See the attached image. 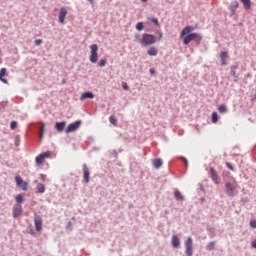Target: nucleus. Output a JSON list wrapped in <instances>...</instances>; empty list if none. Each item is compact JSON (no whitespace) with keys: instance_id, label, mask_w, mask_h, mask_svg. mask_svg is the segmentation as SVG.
<instances>
[{"instance_id":"obj_1","label":"nucleus","mask_w":256,"mask_h":256,"mask_svg":"<svg viewBox=\"0 0 256 256\" xmlns=\"http://www.w3.org/2000/svg\"><path fill=\"white\" fill-rule=\"evenodd\" d=\"M193 31H195L193 26H186L182 29L180 39H182L184 45H189L190 41H194L196 45H201L203 36L199 33H193Z\"/></svg>"},{"instance_id":"obj_2","label":"nucleus","mask_w":256,"mask_h":256,"mask_svg":"<svg viewBox=\"0 0 256 256\" xmlns=\"http://www.w3.org/2000/svg\"><path fill=\"white\" fill-rule=\"evenodd\" d=\"M140 43L142 47H151V45H155V43H157V39L153 36V34L144 33Z\"/></svg>"},{"instance_id":"obj_3","label":"nucleus","mask_w":256,"mask_h":256,"mask_svg":"<svg viewBox=\"0 0 256 256\" xmlns=\"http://www.w3.org/2000/svg\"><path fill=\"white\" fill-rule=\"evenodd\" d=\"M99 46L97 44H92L90 46V63H95L99 59Z\"/></svg>"},{"instance_id":"obj_4","label":"nucleus","mask_w":256,"mask_h":256,"mask_svg":"<svg viewBox=\"0 0 256 256\" xmlns=\"http://www.w3.org/2000/svg\"><path fill=\"white\" fill-rule=\"evenodd\" d=\"M184 245H185V255L193 256V238H191V236L187 238Z\"/></svg>"},{"instance_id":"obj_5","label":"nucleus","mask_w":256,"mask_h":256,"mask_svg":"<svg viewBox=\"0 0 256 256\" xmlns=\"http://www.w3.org/2000/svg\"><path fill=\"white\" fill-rule=\"evenodd\" d=\"M227 197H235V195H237V189L235 188V186L233 184H231L230 182H227L225 184V189H224Z\"/></svg>"},{"instance_id":"obj_6","label":"nucleus","mask_w":256,"mask_h":256,"mask_svg":"<svg viewBox=\"0 0 256 256\" xmlns=\"http://www.w3.org/2000/svg\"><path fill=\"white\" fill-rule=\"evenodd\" d=\"M81 127V120H77L73 123H70L67 128L65 129V133H75L77 129Z\"/></svg>"},{"instance_id":"obj_7","label":"nucleus","mask_w":256,"mask_h":256,"mask_svg":"<svg viewBox=\"0 0 256 256\" xmlns=\"http://www.w3.org/2000/svg\"><path fill=\"white\" fill-rule=\"evenodd\" d=\"M34 225L36 231L40 233V231H42L43 229V218L41 217V215H34Z\"/></svg>"},{"instance_id":"obj_8","label":"nucleus","mask_w":256,"mask_h":256,"mask_svg":"<svg viewBox=\"0 0 256 256\" xmlns=\"http://www.w3.org/2000/svg\"><path fill=\"white\" fill-rule=\"evenodd\" d=\"M49 157H51V151H46V152L39 154L35 158V161H36L37 165H43V161H45V159H49Z\"/></svg>"},{"instance_id":"obj_9","label":"nucleus","mask_w":256,"mask_h":256,"mask_svg":"<svg viewBox=\"0 0 256 256\" xmlns=\"http://www.w3.org/2000/svg\"><path fill=\"white\" fill-rule=\"evenodd\" d=\"M15 182L17 187H20L22 191H27L29 189V184L27 182H23V178H21V176H16Z\"/></svg>"},{"instance_id":"obj_10","label":"nucleus","mask_w":256,"mask_h":256,"mask_svg":"<svg viewBox=\"0 0 256 256\" xmlns=\"http://www.w3.org/2000/svg\"><path fill=\"white\" fill-rule=\"evenodd\" d=\"M22 214H23V206L20 204H14L13 212H12L14 219H17V217H21Z\"/></svg>"},{"instance_id":"obj_11","label":"nucleus","mask_w":256,"mask_h":256,"mask_svg":"<svg viewBox=\"0 0 256 256\" xmlns=\"http://www.w3.org/2000/svg\"><path fill=\"white\" fill-rule=\"evenodd\" d=\"M83 183H89L91 172L89 171V167L87 164H83Z\"/></svg>"},{"instance_id":"obj_12","label":"nucleus","mask_w":256,"mask_h":256,"mask_svg":"<svg viewBox=\"0 0 256 256\" xmlns=\"http://www.w3.org/2000/svg\"><path fill=\"white\" fill-rule=\"evenodd\" d=\"M238 8H239V2L232 1L230 6H229L230 17H233L235 15V13L237 12Z\"/></svg>"},{"instance_id":"obj_13","label":"nucleus","mask_w":256,"mask_h":256,"mask_svg":"<svg viewBox=\"0 0 256 256\" xmlns=\"http://www.w3.org/2000/svg\"><path fill=\"white\" fill-rule=\"evenodd\" d=\"M210 177L212 179V181L216 184L219 185V174H217V171L215 170V168H210Z\"/></svg>"},{"instance_id":"obj_14","label":"nucleus","mask_w":256,"mask_h":256,"mask_svg":"<svg viewBox=\"0 0 256 256\" xmlns=\"http://www.w3.org/2000/svg\"><path fill=\"white\" fill-rule=\"evenodd\" d=\"M227 59H229V53L227 51L220 52V61L222 67H225V65H227Z\"/></svg>"},{"instance_id":"obj_15","label":"nucleus","mask_w":256,"mask_h":256,"mask_svg":"<svg viewBox=\"0 0 256 256\" xmlns=\"http://www.w3.org/2000/svg\"><path fill=\"white\" fill-rule=\"evenodd\" d=\"M239 69V63H236L235 65H232L230 67V75L235 78V81L239 79V76L237 75V70Z\"/></svg>"},{"instance_id":"obj_16","label":"nucleus","mask_w":256,"mask_h":256,"mask_svg":"<svg viewBox=\"0 0 256 256\" xmlns=\"http://www.w3.org/2000/svg\"><path fill=\"white\" fill-rule=\"evenodd\" d=\"M66 17H67V9L65 7L60 8L59 23H65Z\"/></svg>"},{"instance_id":"obj_17","label":"nucleus","mask_w":256,"mask_h":256,"mask_svg":"<svg viewBox=\"0 0 256 256\" xmlns=\"http://www.w3.org/2000/svg\"><path fill=\"white\" fill-rule=\"evenodd\" d=\"M65 125H67V122H56L55 123V129L58 133H63V130L65 129Z\"/></svg>"},{"instance_id":"obj_18","label":"nucleus","mask_w":256,"mask_h":256,"mask_svg":"<svg viewBox=\"0 0 256 256\" xmlns=\"http://www.w3.org/2000/svg\"><path fill=\"white\" fill-rule=\"evenodd\" d=\"M152 165L155 169H161V167H163V160H161V158H156L152 160Z\"/></svg>"},{"instance_id":"obj_19","label":"nucleus","mask_w":256,"mask_h":256,"mask_svg":"<svg viewBox=\"0 0 256 256\" xmlns=\"http://www.w3.org/2000/svg\"><path fill=\"white\" fill-rule=\"evenodd\" d=\"M7 74V68H2L0 69V81L2 83H5V85H7V83H9V81L3 77H5V75Z\"/></svg>"},{"instance_id":"obj_20","label":"nucleus","mask_w":256,"mask_h":256,"mask_svg":"<svg viewBox=\"0 0 256 256\" xmlns=\"http://www.w3.org/2000/svg\"><path fill=\"white\" fill-rule=\"evenodd\" d=\"M174 199H176V201H184L185 196L183 194H181V192L178 189L174 190Z\"/></svg>"},{"instance_id":"obj_21","label":"nucleus","mask_w":256,"mask_h":256,"mask_svg":"<svg viewBox=\"0 0 256 256\" xmlns=\"http://www.w3.org/2000/svg\"><path fill=\"white\" fill-rule=\"evenodd\" d=\"M179 245H181V241L179 240V237L177 235H173L172 236V247H174V249H177V247H179Z\"/></svg>"},{"instance_id":"obj_22","label":"nucleus","mask_w":256,"mask_h":256,"mask_svg":"<svg viewBox=\"0 0 256 256\" xmlns=\"http://www.w3.org/2000/svg\"><path fill=\"white\" fill-rule=\"evenodd\" d=\"M95 97V94H93V92H84L80 99L81 101L85 100V99H93Z\"/></svg>"},{"instance_id":"obj_23","label":"nucleus","mask_w":256,"mask_h":256,"mask_svg":"<svg viewBox=\"0 0 256 256\" xmlns=\"http://www.w3.org/2000/svg\"><path fill=\"white\" fill-rule=\"evenodd\" d=\"M157 48L155 47H150L147 51V54L150 55V57H157Z\"/></svg>"},{"instance_id":"obj_24","label":"nucleus","mask_w":256,"mask_h":256,"mask_svg":"<svg viewBox=\"0 0 256 256\" xmlns=\"http://www.w3.org/2000/svg\"><path fill=\"white\" fill-rule=\"evenodd\" d=\"M241 3L244 6V9H246V11H249V9H251V0H240Z\"/></svg>"},{"instance_id":"obj_25","label":"nucleus","mask_w":256,"mask_h":256,"mask_svg":"<svg viewBox=\"0 0 256 256\" xmlns=\"http://www.w3.org/2000/svg\"><path fill=\"white\" fill-rule=\"evenodd\" d=\"M216 242L211 241L206 245V251H213L215 249Z\"/></svg>"},{"instance_id":"obj_26","label":"nucleus","mask_w":256,"mask_h":256,"mask_svg":"<svg viewBox=\"0 0 256 256\" xmlns=\"http://www.w3.org/2000/svg\"><path fill=\"white\" fill-rule=\"evenodd\" d=\"M16 205H21L23 203V194H18L15 197Z\"/></svg>"},{"instance_id":"obj_27","label":"nucleus","mask_w":256,"mask_h":256,"mask_svg":"<svg viewBox=\"0 0 256 256\" xmlns=\"http://www.w3.org/2000/svg\"><path fill=\"white\" fill-rule=\"evenodd\" d=\"M37 193H45V185L42 183L37 184Z\"/></svg>"},{"instance_id":"obj_28","label":"nucleus","mask_w":256,"mask_h":256,"mask_svg":"<svg viewBox=\"0 0 256 256\" xmlns=\"http://www.w3.org/2000/svg\"><path fill=\"white\" fill-rule=\"evenodd\" d=\"M218 111H219V113H227V106L224 105V104H221V105L218 107Z\"/></svg>"},{"instance_id":"obj_29","label":"nucleus","mask_w":256,"mask_h":256,"mask_svg":"<svg viewBox=\"0 0 256 256\" xmlns=\"http://www.w3.org/2000/svg\"><path fill=\"white\" fill-rule=\"evenodd\" d=\"M143 29H145V25L143 24V22H138L136 24V30L137 31H143Z\"/></svg>"},{"instance_id":"obj_30","label":"nucleus","mask_w":256,"mask_h":256,"mask_svg":"<svg viewBox=\"0 0 256 256\" xmlns=\"http://www.w3.org/2000/svg\"><path fill=\"white\" fill-rule=\"evenodd\" d=\"M217 121H219V115L217 114V112H213L212 113V123H217Z\"/></svg>"},{"instance_id":"obj_31","label":"nucleus","mask_w":256,"mask_h":256,"mask_svg":"<svg viewBox=\"0 0 256 256\" xmlns=\"http://www.w3.org/2000/svg\"><path fill=\"white\" fill-rule=\"evenodd\" d=\"M107 65V59H100V61L97 64V67H105Z\"/></svg>"},{"instance_id":"obj_32","label":"nucleus","mask_w":256,"mask_h":256,"mask_svg":"<svg viewBox=\"0 0 256 256\" xmlns=\"http://www.w3.org/2000/svg\"><path fill=\"white\" fill-rule=\"evenodd\" d=\"M150 21H151V23H154V25H156V27L160 26L159 19L153 17V18H150Z\"/></svg>"},{"instance_id":"obj_33","label":"nucleus","mask_w":256,"mask_h":256,"mask_svg":"<svg viewBox=\"0 0 256 256\" xmlns=\"http://www.w3.org/2000/svg\"><path fill=\"white\" fill-rule=\"evenodd\" d=\"M43 133H45V124H42V126L40 127V132H39L40 139L43 138Z\"/></svg>"},{"instance_id":"obj_34","label":"nucleus","mask_w":256,"mask_h":256,"mask_svg":"<svg viewBox=\"0 0 256 256\" xmlns=\"http://www.w3.org/2000/svg\"><path fill=\"white\" fill-rule=\"evenodd\" d=\"M19 143H21V137L19 135H17L15 137V146L16 147H19Z\"/></svg>"},{"instance_id":"obj_35","label":"nucleus","mask_w":256,"mask_h":256,"mask_svg":"<svg viewBox=\"0 0 256 256\" xmlns=\"http://www.w3.org/2000/svg\"><path fill=\"white\" fill-rule=\"evenodd\" d=\"M109 121L110 123H112V125H115V123H117V119L115 118V116H110Z\"/></svg>"},{"instance_id":"obj_36","label":"nucleus","mask_w":256,"mask_h":256,"mask_svg":"<svg viewBox=\"0 0 256 256\" xmlns=\"http://www.w3.org/2000/svg\"><path fill=\"white\" fill-rule=\"evenodd\" d=\"M10 128H11L12 130L17 129V121H12L11 124H10Z\"/></svg>"},{"instance_id":"obj_37","label":"nucleus","mask_w":256,"mask_h":256,"mask_svg":"<svg viewBox=\"0 0 256 256\" xmlns=\"http://www.w3.org/2000/svg\"><path fill=\"white\" fill-rule=\"evenodd\" d=\"M226 167L227 169H229L230 171H235V168L233 167V165L229 162H226Z\"/></svg>"},{"instance_id":"obj_38","label":"nucleus","mask_w":256,"mask_h":256,"mask_svg":"<svg viewBox=\"0 0 256 256\" xmlns=\"http://www.w3.org/2000/svg\"><path fill=\"white\" fill-rule=\"evenodd\" d=\"M122 89H124L125 91H129V85L127 84V82H122Z\"/></svg>"},{"instance_id":"obj_39","label":"nucleus","mask_w":256,"mask_h":256,"mask_svg":"<svg viewBox=\"0 0 256 256\" xmlns=\"http://www.w3.org/2000/svg\"><path fill=\"white\" fill-rule=\"evenodd\" d=\"M43 43V40L42 39H36L34 41V45H36L37 47H39V45H41Z\"/></svg>"},{"instance_id":"obj_40","label":"nucleus","mask_w":256,"mask_h":256,"mask_svg":"<svg viewBox=\"0 0 256 256\" xmlns=\"http://www.w3.org/2000/svg\"><path fill=\"white\" fill-rule=\"evenodd\" d=\"M250 227H252V229H256V219L250 221Z\"/></svg>"},{"instance_id":"obj_41","label":"nucleus","mask_w":256,"mask_h":256,"mask_svg":"<svg viewBox=\"0 0 256 256\" xmlns=\"http://www.w3.org/2000/svg\"><path fill=\"white\" fill-rule=\"evenodd\" d=\"M180 159L185 163L186 167H189V161H187V158L181 156Z\"/></svg>"},{"instance_id":"obj_42","label":"nucleus","mask_w":256,"mask_h":256,"mask_svg":"<svg viewBox=\"0 0 256 256\" xmlns=\"http://www.w3.org/2000/svg\"><path fill=\"white\" fill-rule=\"evenodd\" d=\"M5 107H7V102L5 101L0 102V109H5Z\"/></svg>"},{"instance_id":"obj_43","label":"nucleus","mask_w":256,"mask_h":256,"mask_svg":"<svg viewBox=\"0 0 256 256\" xmlns=\"http://www.w3.org/2000/svg\"><path fill=\"white\" fill-rule=\"evenodd\" d=\"M157 33H158V41H161V39H163V32L157 31Z\"/></svg>"},{"instance_id":"obj_44","label":"nucleus","mask_w":256,"mask_h":256,"mask_svg":"<svg viewBox=\"0 0 256 256\" xmlns=\"http://www.w3.org/2000/svg\"><path fill=\"white\" fill-rule=\"evenodd\" d=\"M112 155H113V157H115V159H117L119 157V153H117V150H113Z\"/></svg>"},{"instance_id":"obj_45","label":"nucleus","mask_w":256,"mask_h":256,"mask_svg":"<svg viewBox=\"0 0 256 256\" xmlns=\"http://www.w3.org/2000/svg\"><path fill=\"white\" fill-rule=\"evenodd\" d=\"M40 179H41V181H45V179H47V175L40 174Z\"/></svg>"},{"instance_id":"obj_46","label":"nucleus","mask_w":256,"mask_h":256,"mask_svg":"<svg viewBox=\"0 0 256 256\" xmlns=\"http://www.w3.org/2000/svg\"><path fill=\"white\" fill-rule=\"evenodd\" d=\"M251 247H252L253 249H256V240H253V241L251 242Z\"/></svg>"},{"instance_id":"obj_47","label":"nucleus","mask_w":256,"mask_h":256,"mask_svg":"<svg viewBox=\"0 0 256 256\" xmlns=\"http://www.w3.org/2000/svg\"><path fill=\"white\" fill-rule=\"evenodd\" d=\"M150 75H155V69H150Z\"/></svg>"},{"instance_id":"obj_48","label":"nucleus","mask_w":256,"mask_h":256,"mask_svg":"<svg viewBox=\"0 0 256 256\" xmlns=\"http://www.w3.org/2000/svg\"><path fill=\"white\" fill-rule=\"evenodd\" d=\"M65 83H67V81L65 79L62 80V85H65Z\"/></svg>"},{"instance_id":"obj_49","label":"nucleus","mask_w":256,"mask_h":256,"mask_svg":"<svg viewBox=\"0 0 256 256\" xmlns=\"http://www.w3.org/2000/svg\"><path fill=\"white\" fill-rule=\"evenodd\" d=\"M140 1H142V3H147V1H149V0H140Z\"/></svg>"},{"instance_id":"obj_50","label":"nucleus","mask_w":256,"mask_h":256,"mask_svg":"<svg viewBox=\"0 0 256 256\" xmlns=\"http://www.w3.org/2000/svg\"><path fill=\"white\" fill-rule=\"evenodd\" d=\"M200 201H205V198H201Z\"/></svg>"},{"instance_id":"obj_51","label":"nucleus","mask_w":256,"mask_h":256,"mask_svg":"<svg viewBox=\"0 0 256 256\" xmlns=\"http://www.w3.org/2000/svg\"><path fill=\"white\" fill-rule=\"evenodd\" d=\"M89 1V3H93V0H88Z\"/></svg>"}]
</instances>
